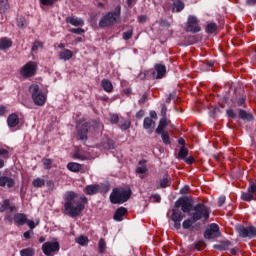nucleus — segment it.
<instances>
[{"label":"nucleus","instance_id":"f257e3e1","mask_svg":"<svg viewBox=\"0 0 256 256\" xmlns=\"http://www.w3.org/2000/svg\"><path fill=\"white\" fill-rule=\"evenodd\" d=\"M64 213L69 215V217H79L80 213H83L85 205H87V197L82 196L78 202H75L77 199V193L73 191H67L64 194Z\"/></svg>","mask_w":256,"mask_h":256},{"label":"nucleus","instance_id":"f03ea898","mask_svg":"<svg viewBox=\"0 0 256 256\" xmlns=\"http://www.w3.org/2000/svg\"><path fill=\"white\" fill-rule=\"evenodd\" d=\"M130 197H131V189L116 188L110 194V201L114 205H122V203L129 201Z\"/></svg>","mask_w":256,"mask_h":256},{"label":"nucleus","instance_id":"7ed1b4c3","mask_svg":"<svg viewBox=\"0 0 256 256\" xmlns=\"http://www.w3.org/2000/svg\"><path fill=\"white\" fill-rule=\"evenodd\" d=\"M192 213H190V217L195 222L197 221H207L209 219V208L203 204H197L192 208Z\"/></svg>","mask_w":256,"mask_h":256},{"label":"nucleus","instance_id":"20e7f679","mask_svg":"<svg viewBox=\"0 0 256 256\" xmlns=\"http://www.w3.org/2000/svg\"><path fill=\"white\" fill-rule=\"evenodd\" d=\"M119 17H121V6H118L115 9V12H110L104 16L100 20L99 25L100 27H109L110 25L117 23V19H119Z\"/></svg>","mask_w":256,"mask_h":256},{"label":"nucleus","instance_id":"39448f33","mask_svg":"<svg viewBox=\"0 0 256 256\" xmlns=\"http://www.w3.org/2000/svg\"><path fill=\"white\" fill-rule=\"evenodd\" d=\"M29 91L32 95V99L35 105L43 106L47 101V95L43 94V92L39 91V85L33 84L30 86Z\"/></svg>","mask_w":256,"mask_h":256},{"label":"nucleus","instance_id":"423d86ee","mask_svg":"<svg viewBox=\"0 0 256 256\" xmlns=\"http://www.w3.org/2000/svg\"><path fill=\"white\" fill-rule=\"evenodd\" d=\"M37 73V62L30 61L26 63L20 70V75L25 79L33 77Z\"/></svg>","mask_w":256,"mask_h":256},{"label":"nucleus","instance_id":"0eeeda50","mask_svg":"<svg viewBox=\"0 0 256 256\" xmlns=\"http://www.w3.org/2000/svg\"><path fill=\"white\" fill-rule=\"evenodd\" d=\"M61 249V246L59 245L58 241H51V242H45L42 245V252L46 256H53L57 251Z\"/></svg>","mask_w":256,"mask_h":256},{"label":"nucleus","instance_id":"6e6552de","mask_svg":"<svg viewBox=\"0 0 256 256\" xmlns=\"http://www.w3.org/2000/svg\"><path fill=\"white\" fill-rule=\"evenodd\" d=\"M186 31L188 33H199V31H201V26H199V19H197L195 16H189Z\"/></svg>","mask_w":256,"mask_h":256},{"label":"nucleus","instance_id":"1a4fd4ad","mask_svg":"<svg viewBox=\"0 0 256 256\" xmlns=\"http://www.w3.org/2000/svg\"><path fill=\"white\" fill-rule=\"evenodd\" d=\"M205 239H217V237H221V232H219V225L213 223L206 229L204 233Z\"/></svg>","mask_w":256,"mask_h":256},{"label":"nucleus","instance_id":"9d476101","mask_svg":"<svg viewBox=\"0 0 256 256\" xmlns=\"http://www.w3.org/2000/svg\"><path fill=\"white\" fill-rule=\"evenodd\" d=\"M237 231H238L239 235L243 238L256 237V228L253 226H249V227L238 226Z\"/></svg>","mask_w":256,"mask_h":256},{"label":"nucleus","instance_id":"9b49d317","mask_svg":"<svg viewBox=\"0 0 256 256\" xmlns=\"http://www.w3.org/2000/svg\"><path fill=\"white\" fill-rule=\"evenodd\" d=\"M175 207H181V210L183 213H191L193 211V208L191 206V203H189L187 200L181 198L175 203Z\"/></svg>","mask_w":256,"mask_h":256},{"label":"nucleus","instance_id":"f8f14e48","mask_svg":"<svg viewBox=\"0 0 256 256\" xmlns=\"http://www.w3.org/2000/svg\"><path fill=\"white\" fill-rule=\"evenodd\" d=\"M183 219H184L183 213L173 210L172 221L174 222L175 229L177 230L181 229V222L183 221Z\"/></svg>","mask_w":256,"mask_h":256},{"label":"nucleus","instance_id":"ddd939ff","mask_svg":"<svg viewBox=\"0 0 256 256\" xmlns=\"http://www.w3.org/2000/svg\"><path fill=\"white\" fill-rule=\"evenodd\" d=\"M66 23H70V25H73L74 27H83V25H85L83 19L73 16L67 17Z\"/></svg>","mask_w":256,"mask_h":256},{"label":"nucleus","instance_id":"4468645a","mask_svg":"<svg viewBox=\"0 0 256 256\" xmlns=\"http://www.w3.org/2000/svg\"><path fill=\"white\" fill-rule=\"evenodd\" d=\"M14 223L18 227H21V226L25 225V223H27V215H25L23 213H17L14 216Z\"/></svg>","mask_w":256,"mask_h":256},{"label":"nucleus","instance_id":"2eb2a0df","mask_svg":"<svg viewBox=\"0 0 256 256\" xmlns=\"http://www.w3.org/2000/svg\"><path fill=\"white\" fill-rule=\"evenodd\" d=\"M127 215V208L125 207H120L116 210L114 213V221H123V218Z\"/></svg>","mask_w":256,"mask_h":256},{"label":"nucleus","instance_id":"dca6fc26","mask_svg":"<svg viewBox=\"0 0 256 256\" xmlns=\"http://www.w3.org/2000/svg\"><path fill=\"white\" fill-rule=\"evenodd\" d=\"M14 185H15V180H13V178L0 177V187L7 186L8 189H11V187H14Z\"/></svg>","mask_w":256,"mask_h":256},{"label":"nucleus","instance_id":"f3484780","mask_svg":"<svg viewBox=\"0 0 256 256\" xmlns=\"http://www.w3.org/2000/svg\"><path fill=\"white\" fill-rule=\"evenodd\" d=\"M8 127H17L19 125V116L10 114L7 118Z\"/></svg>","mask_w":256,"mask_h":256},{"label":"nucleus","instance_id":"a211bd4d","mask_svg":"<svg viewBox=\"0 0 256 256\" xmlns=\"http://www.w3.org/2000/svg\"><path fill=\"white\" fill-rule=\"evenodd\" d=\"M101 87L106 93H113V83L109 79H103L101 81Z\"/></svg>","mask_w":256,"mask_h":256},{"label":"nucleus","instance_id":"6ab92c4d","mask_svg":"<svg viewBox=\"0 0 256 256\" xmlns=\"http://www.w3.org/2000/svg\"><path fill=\"white\" fill-rule=\"evenodd\" d=\"M155 71L157 72L156 79H163V75H165V73H167V68L165 67V65L156 64Z\"/></svg>","mask_w":256,"mask_h":256},{"label":"nucleus","instance_id":"aec40b11","mask_svg":"<svg viewBox=\"0 0 256 256\" xmlns=\"http://www.w3.org/2000/svg\"><path fill=\"white\" fill-rule=\"evenodd\" d=\"M144 129H147L149 133H153V129H155V121L151 118H145L143 123Z\"/></svg>","mask_w":256,"mask_h":256},{"label":"nucleus","instance_id":"412c9836","mask_svg":"<svg viewBox=\"0 0 256 256\" xmlns=\"http://www.w3.org/2000/svg\"><path fill=\"white\" fill-rule=\"evenodd\" d=\"M167 125H169V121L167 120V117L164 116L163 118H161L159 122V125L156 129V133H158V135H161V133H163Z\"/></svg>","mask_w":256,"mask_h":256},{"label":"nucleus","instance_id":"4be33fe9","mask_svg":"<svg viewBox=\"0 0 256 256\" xmlns=\"http://www.w3.org/2000/svg\"><path fill=\"white\" fill-rule=\"evenodd\" d=\"M73 57V52L69 49H64L59 53V59L62 61H69V59H72Z\"/></svg>","mask_w":256,"mask_h":256},{"label":"nucleus","instance_id":"5701e85b","mask_svg":"<svg viewBox=\"0 0 256 256\" xmlns=\"http://www.w3.org/2000/svg\"><path fill=\"white\" fill-rule=\"evenodd\" d=\"M13 45V42L9 38H1L0 39V51H4L5 49H9Z\"/></svg>","mask_w":256,"mask_h":256},{"label":"nucleus","instance_id":"b1692460","mask_svg":"<svg viewBox=\"0 0 256 256\" xmlns=\"http://www.w3.org/2000/svg\"><path fill=\"white\" fill-rule=\"evenodd\" d=\"M67 169L72 173H79V171L82 169V166L77 162H70L67 164Z\"/></svg>","mask_w":256,"mask_h":256},{"label":"nucleus","instance_id":"393cba45","mask_svg":"<svg viewBox=\"0 0 256 256\" xmlns=\"http://www.w3.org/2000/svg\"><path fill=\"white\" fill-rule=\"evenodd\" d=\"M85 193H87V195H95V193H99V185L86 186Z\"/></svg>","mask_w":256,"mask_h":256},{"label":"nucleus","instance_id":"a878e982","mask_svg":"<svg viewBox=\"0 0 256 256\" xmlns=\"http://www.w3.org/2000/svg\"><path fill=\"white\" fill-rule=\"evenodd\" d=\"M7 209H9V211L11 212L17 211V208L15 206L9 205V200H4L2 206L0 207V212L3 213V211H7Z\"/></svg>","mask_w":256,"mask_h":256},{"label":"nucleus","instance_id":"bb28decb","mask_svg":"<svg viewBox=\"0 0 256 256\" xmlns=\"http://www.w3.org/2000/svg\"><path fill=\"white\" fill-rule=\"evenodd\" d=\"M239 117H240V119H243L244 121H253V115H251V113H248L245 110L239 111Z\"/></svg>","mask_w":256,"mask_h":256},{"label":"nucleus","instance_id":"cd10ccee","mask_svg":"<svg viewBox=\"0 0 256 256\" xmlns=\"http://www.w3.org/2000/svg\"><path fill=\"white\" fill-rule=\"evenodd\" d=\"M87 131V124H84L83 128L78 132V138L81 139V141H87Z\"/></svg>","mask_w":256,"mask_h":256},{"label":"nucleus","instance_id":"c85d7f7f","mask_svg":"<svg viewBox=\"0 0 256 256\" xmlns=\"http://www.w3.org/2000/svg\"><path fill=\"white\" fill-rule=\"evenodd\" d=\"M21 256H33L35 255V249L33 248H25L20 251Z\"/></svg>","mask_w":256,"mask_h":256},{"label":"nucleus","instance_id":"c756f323","mask_svg":"<svg viewBox=\"0 0 256 256\" xmlns=\"http://www.w3.org/2000/svg\"><path fill=\"white\" fill-rule=\"evenodd\" d=\"M76 243H78V245H82L83 247H85V245L89 243V238H87V236H79L76 238Z\"/></svg>","mask_w":256,"mask_h":256},{"label":"nucleus","instance_id":"7c9ffc66","mask_svg":"<svg viewBox=\"0 0 256 256\" xmlns=\"http://www.w3.org/2000/svg\"><path fill=\"white\" fill-rule=\"evenodd\" d=\"M229 245H231V242L227 241L220 245H214V249H217L218 251H226V249H229Z\"/></svg>","mask_w":256,"mask_h":256},{"label":"nucleus","instance_id":"2f4dec72","mask_svg":"<svg viewBox=\"0 0 256 256\" xmlns=\"http://www.w3.org/2000/svg\"><path fill=\"white\" fill-rule=\"evenodd\" d=\"M32 185L38 189L39 187H43L45 185V180L36 178L32 181Z\"/></svg>","mask_w":256,"mask_h":256},{"label":"nucleus","instance_id":"473e14b6","mask_svg":"<svg viewBox=\"0 0 256 256\" xmlns=\"http://www.w3.org/2000/svg\"><path fill=\"white\" fill-rule=\"evenodd\" d=\"M162 141L165 145H170L171 144V138L169 137V133L167 132H162L160 133Z\"/></svg>","mask_w":256,"mask_h":256},{"label":"nucleus","instance_id":"72a5a7b5","mask_svg":"<svg viewBox=\"0 0 256 256\" xmlns=\"http://www.w3.org/2000/svg\"><path fill=\"white\" fill-rule=\"evenodd\" d=\"M187 155H189V150H187L185 147H181L178 153L179 159H185Z\"/></svg>","mask_w":256,"mask_h":256},{"label":"nucleus","instance_id":"f704fd0d","mask_svg":"<svg viewBox=\"0 0 256 256\" xmlns=\"http://www.w3.org/2000/svg\"><path fill=\"white\" fill-rule=\"evenodd\" d=\"M9 9V2L7 0H0V11L5 13Z\"/></svg>","mask_w":256,"mask_h":256},{"label":"nucleus","instance_id":"c9c22d12","mask_svg":"<svg viewBox=\"0 0 256 256\" xmlns=\"http://www.w3.org/2000/svg\"><path fill=\"white\" fill-rule=\"evenodd\" d=\"M107 248V243L105 242V239L99 240V251L100 253H105V249Z\"/></svg>","mask_w":256,"mask_h":256},{"label":"nucleus","instance_id":"e433bc0d","mask_svg":"<svg viewBox=\"0 0 256 256\" xmlns=\"http://www.w3.org/2000/svg\"><path fill=\"white\" fill-rule=\"evenodd\" d=\"M206 31H207V33H215V31H217V24H215V23L208 24Z\"/></svg>","mask_w":256,"mask_h":256},{"label":"nucleus","instance_id":"4c0bfd02","mask_svg":"<svg viewBox=\"0 0 256 256\" xmlns=\"http://www.w3.org/2000/svg\"><path fill=\"white\" fill-rule=\"evenodd\" d=\"M0 157L4 159H9V148H0Z\"/></svg>","mask_w":256,"mask_h":256},{"label":"nucleus","instance_id":"58836bf2","mask_svg":"<svg viewBox=\"0 0 256 256\" xmlns=\"http://www.w3.org/2000/svg\"><path fill=\"white\" fill-rule=\"evenodd\" d=\"M174 8L176 9L177 13H179L180 11H183V9H185V4H183V2L181 1L175 2Z\"/></svg>","mask_w":256,"mask_h":256},{"label":"nucleus","instance_id":"ea45409f","mask_svg":"<svg viewBox=\"0 0 256 256\" xmlns=\"http://www.w3.org/2000/svg\"><path fill=\"white\" fill-rule=\"evenodd\" d=\"M182 227L183 229H191V227H193V221H191V219L184 220L182 223Z\"/></svg>","mask_w":256,"mask_h":256},{"label":"nucleus","instance_id":"a19ab883","mask_svg":"<svg viewBox=\"0 0 256 256\" xmlns=\"http://www.w3.org/2000/svg\"><path fill=\"white\" fill-rule=\"evenodd\" d=\"M241 199H242L243 201H253V194H251L250 192H248V193H243V194L241 195Z\"/></svg>","mask_w":256,"mask_h":256},{"label":"nucleus","instance_id":"79ce46f5","mask_svg":"<svg viewBox=\"0 0 256 256\" xmlns=\"http://www.w3.org/2000/svg\"><path fill=\"white\" fill-rule=\"evenodd\" d=\"M70 33H74L75 35H83V33H85V29L72 28V29H70Z\"/></svg>","mask_w":256,"mask_h":256},{"label":"nucleus","instance_id":"37998d69","mask_svg":"<svg viewBox=\"0 0 256 256\" xmlns=\"http://www.w3.org/2000/svg\"><path fill=\"white\" fill-rule=\"evenodd\" d=\"M131 37H133V29L123 33V39L125 41H129V39H131Z\"/></svg>","mask_w":256,"mask_h":256},{"label":"nucleus","instance_id":"c03bdc74","mask_svg":"<svg viewBox=\"0 0 256 256\" xmlns=\"http://www.w3.org/2000/svg\"><path fill=\"white\" fill-rule=\"evenodd\" d=\"M195 247L196 249H198V251H201V249H205V241L199 240L195 243Z\"/></svg>","mask_w":256,"mask_h":256},{"label":"nucleus","instance_id":"a18cd8bd","mask_svg":"<svg viewBox=\"0 0 256 256\" xmlns=\"http://www.w3.org/2000/svg\"><path fill=\"white\" fill-rule=\"evenodd\" d=\"M169 186V178L164 177L162 180H160V187L165 188Z\"/></svg>","mask_w":256,"mask_h":256},{"label":"nucleus","instance_id":"49530a36","mask_svg":"<svg viewBox=\"0 0 256 256\" xmlns=\"http://www.w3.org/2000/svg\"><path fill=\"white\" fill-rule=\"evenodd\" d=\"M52 163L53 162L51 161V159H44L43 160L44 169H51Z\"/></svg>","mask_w":256,"mask_h":256},{"label":"nucleus","instance_id":"de8ad7c7","mask_svg":"<svg viewBox=\"0 0 256 256\" xmlns=\"http://www.w3.org/2000/svg\"><path fill=\"white\" fill-rule=\"evenodd\" d=\"M59 0H40V3L42 5H54V3H57Z\"/></svg>","mask_w":256,"mask_h":256},{"label":"nucleus","instance_id":"09e8293b","mask_svg":"<svg viewBox=\"0 0 256 256\" xmlns=\"http://www.w3.org/2000/svg\"><path fill=\"white\" fill-rule=\"evenodd\" d=\"M255 191H256V185H255V183L251 182L248 187V193L253 195V193H255Z\"/></svg>","mask_w":256,"mask_h":256},{"label":"nucleus","instance_id":"8fccbe9b","mask_svg":"<svg viewBox=\"0 0 256 256\" xmlns=\"http://www.w3.org/2000/svg\"><path fill=\"white\" fill-rule=\"evenodd\" d=\"M42 47H43V43L36 41L32 46V51H37L38 48H42Z\"/></svg>","mask_w":256,"mask_h":256},{"label":"nucleus","instance_id":"3c124183","mask_svg":"<svg viewBox=\"0 0 256 256\" xmlns=\"http://www.w3.org/2000/svg\"><path fill=\"white\" fill-rule=\"evenodd\" d=\"M136 173H140V174L147 173V166L142 165V166L138 167L136 169Z\"/></svg>","mask_w":256,"mask_h":256},{"label":"nucleus","instance_id":"603ef678","mask_svg":"<svg viewBox=\"0 0 256 256\" xmlns=\"http://www.w3.org/2000/svg\"><path fill=\"white\" fill-rule=\"evenodd\" d=\"M8 111H7V107L1 105L0 106V117H3L4 115H7Z\"/></svg>","mask_w":256,"mask_h":256},{"label":"nucleus","instance_id":"864d4df0","mask_svg":"<svg viewBox=\"0 0 256 256\" xmlns=\"http://www.w3.org/2000/svg\"><path fill=\"white\" fill-rule=\"evenodd\" d=\"M131 127V122L129 121H125L122 125H121V129H123L124 131L129 129Z\"/></svg>","mask_w":256,"mask_h":256},{"label":"nucleus","instance_id":"5fc2aeb1","mask_svg":"<svg viewBox=\"0 0 256 256\" xmlns=\"http://www.w3.org/2000/svg\"><path fill=\"white\" fill-rule=\"evenodd\" d=\"M33 234H34L33 230H29L24 233V237L25 239H31V237H33Z\"/></svg>","mask_w":256,"mask_h":256},{"label":"nucleus","instance_id":"6e6d98bb","mask_svg":"<svg viewBox=\"0 0 256 256\" xmlns=\"http://www.w3.org/2000/svg\"><path fill=\"white\" fill-rule=\"evenodd\" d=\"M74 159H79L80 161H85V159H87V157H85V156H83V155H81V154L76 152L74 154Z\"/></svg>","mask_w":256,"mask_h":256},{"label":"nucleus","instance_id":"4d7b16f0","mask_svg":"<svg viewBox=\"0 0 256 256\" xmlns=\"http://www.w3.org/2000/svg\"><path fill=\"white\" fill-rule=\"evenodd\" d=\"M187 193H189V186H184V187L180 190V194H181V195H187Z\"/></svg>","mask_w":256,"mask_h":256},{"label":"nucleus","instance_id":"13d9d810","mask_svg":"<svg viewBox=\"0 0 256 256\" xmlns=\"http://www.w3.org/2000/svg\"><path fill=\"white\" fill-rule=\"evenodd\" d=\"M185 160V163H187L188 165H191L193 163V161H195V158H193V156H190V157H186L184 158Z\"/></svg>","mask_w":256,"mask_h":256},{"label":"nucleus","instance_id":"bf43d9fd","mask_svg":"<svg viewBox=\"0 0 256 256\" xmlns=\"http://www.w3.org/2000/svg\"><path fill=\"white\" fill-rule=\"evenodd\" d=\"M26 223L28 227H30L31 231H33V228L35 227V222L33 220H27Z\"/></svg>","mask_w":256,"mask_h":256},{"label":"nucleus","instance_id":"052dcab7","mask_svg":"<svg viewBox=\"0 0 256 256\" xmlns=\"http://www.w3.org/2000/svg\"><path fill=\"white\" fill-rule=\"evenodd\" d=\"M111 123H118L119 122V116L117 115H112L110 118Z\"/></svg>","mask_w":256,"mask_h":256},{"label":"nucleus","instance_id":"680f3d73","mask_svg":"<svg viewBox=\"0 0 256 256\" xmlns=\"http://www.w3.org/2000/svg\"><path fill=\"white\" fill-rule=\"evenodd\" d=\"M144 116H145V111L140 110L136 114V119H142V117H144Z\"/></svg>","mask_w":256,"mask_h":256},{"label":"nucleus","instance_id":"e2e57ef3","mask_svg":"<svg viewBox=\"0 0 256 256\" xmlns=\"http://www.w3.org/2000/svg\"><path fill=\"white\" fill-rule=\"evenodd\" d=\"M228 117H231V119H235V112L232 109L227 110Z\"/></svg>","mask_w":256,"mask_h":256},{"label":"nucleus","instance_id":"0e129e2a","mask_svg":"<svg viewBox=\"0 0 256 256\" xmlns=\"http://www.w3.org/2000/svg\"><path fill=\"white\" fill-rule=\"evenodd\" d=\"M225 203V196H220L218 199V205L221 207Z\"/></svg>","mask_w":256,"mask_h":256},{"label":"nucleus","instance_id":"69168bd1","mask_svg":"<svg viewBox=\"0 0 256 256\" xmlns=\"http://www.w3.org/2000/svg\"><path fill=\"white\" fill-rule=\"evenodd\" d=\"M138 21H139V23H145V21H147V17L146 16H140L138 18Z\"/></svg>","mask_w":256,"mask_h":256},{"label":"nucleus","instance_id":"338daca9","mask_svg":"<svg viewBox=\"0 0 256 256\" xmlns=\"http://www.w3.org/2000/svg\"><path fill=\"white\" fill-rule=\"evenodd\" d=\"M150 117H152V119H157V112L150 111Z\"/></svg>","mask_w":256,"mask_h":256},{"label":"nucleus","instance_id":"774afa93","mask_svg":"<svg viewBox=\"0 0 256 256\" xmlns=\"http://www.w3.org/2000/svg\"><path fill=\"white\" fill-rule=\"evenodd\" d=\"M246 3L247 5L253 6L256 4V0H247Z\"/></svg>","mask_w":256,"mask_h":256}]
</instances>
